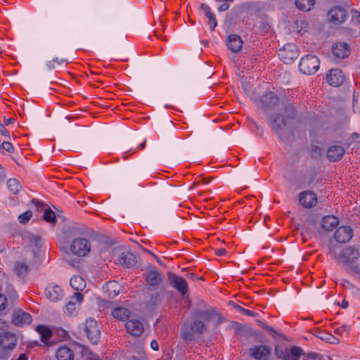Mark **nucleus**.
Returning a JSON list of instances; mask_svg holds the SVG:
<instances>
[{
    "mask_svg": "<svg viewBox=\"0 0 360 360\" xmlns=\"http://www.w3.org/2000/svg\"><path fill=\"white\" fill-rule=\"evenodd\" d=\"M111 314L117 320L124 321L129 319L130 312L126 308L117 307L112 311Z\"/></svg>",
    "mask_w": 360,
    "mask_h": 360,
    "instance_id": "nucleus-29",
    "label": "nucleus"
},
{
    "mask_svg": "<svg viewBox=\"0 0 360 360\" xmlns=\"http://www.w3.org/2000/svg\"><path fill=\"white\" fill-rule=\"evenodd\" d=\"M17 360H27V357L25 354H22L20 355Z\"/></svg>",
    "mask_w": 360,
    "mask_h": 360,
    "instance_id": "nucleus-60",
    "label": "nucleus"
},
{
    "mask_svg": "<svg viewBox=\"0 0 360 360\" xmlns=\"http://www.w3.org/2000/svg\"><path fill=\"white\" fill-rule=\"evenodd\" d=\"M341 307H342V308H343V309H346V308H347V307H348V302H347V301H345V300H343V301L342 302Z\"/></svg>",
    "mask_w": 360,
    "mask_h": 360,
    "instance_id": "nucleus-61",
    "label": "nucleus"
},
{
    "mask_svg": "<svg viewBox=\"0 0 360 360\" xmlns=\"http://www.w3.org/2000/svg\"><path fill=\"white\" fill-rule=\"evenodd\" d=\"M150 347L155 351H158L159 349L158 343L156 340H153L150 342Z\"/></svg>",
    "mask_w": 360,
    "mask_h": 360,
    "instance_id": "nucleus-50",
    "label": "nucleus"
},
{
    "mask_svg": "<svg viewBox=\"0 0 360 360\" xmlns=\"http://www.w3.org/2000/svg\"><path fill=\"white\" fill-rule=\"evenodd\" d=\"M46 67L49 70H53L55 68V63L51 60L46 63Z\"/></svg>",
    "mask_w": 360,
    "mask_h": 360,
    "instance_id": "nucleus-55",
    "label": "nucleus"
},
{
    "mask_svg": "<svg viewBox=\"0 0 360 360\" xmlns=\"http://www.w3.org/2000/svg\"><path fill=\"white\" fill-rule=\"evenodd\" d=\"M143 250L145 252H148L150 255H151L156 259V261L158 262V264H160L162 266L164 265L163 263L162 262V261L155 255H154L153 252H151L150 251L147 250L146 249H143Z\"/></svg>",
    "mask_w": 360,
    "mask_h": 360,
    "instance_id": "nucleus-51",
    "label": "nucleus"
},
{
    "mask_svg": "<svg viewBox=\"0 0 360 360\" xmlns=\"http://www.w3.org/2000/svg\"><path fill=\"white\" fill-rule=\"evenodd\" d=\"M4 170L0 165V181H3L5 179Z\"/></svg>",
    "mask_w": 360,
    "mask_h": 360,
    "instance_id": "nucleus-56",
    "label": "nucleus"
},
{
    "mask_svg": "<svg viewBox=\"0 0 360 360\" xmlns=\"http://www.w3.org/2000/svg\"><path fill=\"white\" fill-rule=\"evenodd\" d=\"M200 8L204 11L205 16L210 15V13H212L210 8L205 4H202Z\"/></svg>",
    "mask_w": 360,
    "mask_h": 360,
    "instance_id": "nucleus-46",
    "label": "nucleus"
},
{
    "mask_svg": "<svg viewBox=\"0 0 360 360\" xmlns=\"http://www.w3.org/2000/svg\"><path fill=\"white\" fill-rule=\"evenodd\" d=\"M32 217V212L30 210H27L24 213L20 214L18 217V219L21 224H25L30 221Z\"/></svg>",
    "mask_w": 360,
    "mask_h": 360,
    "instance_id": "nucleus-38",
    "label": "nucleus"
},
{
    "mask_svg": "<svg viewBox=\"0 0 360 360\" xmlns=\"http://www.w3.org/2000/svg\"><path fill=\"white\" fill-rule=\"evenodd\" d=\"M119 263L124 267L131 268L136 264V258L134 255L130 252H122L117 259Z\"/></svg>",
    "mask_w": 360,
    "mask_h": 360,
    "instance_id": "nucleus-21",
    "label": "nucleus"
},
{
    "mask_svg": "<svg viewBox=\"0 0 360 360\" xmlns=\"http://www.w3.org/2000/svg\"><path fill=\"white\" fill-rule=\"evenodd\" d=\"M70 286L77 292L83 290L86 287V282L80 276H72L70 281Z\"/></svg>",
    "mask_w": 360,
    "mask_h": 360,
    "instance_id": "nucleus-30",
    "label": "nucleus"
},
{
    "mask_svg": "<svg viewBox=\"0 0 360 360\" xmlns=\"http://www.w3.org/2000/svg\"><path fill=\"white\" fill-rule=\"evenodd\" d=\"M51 61L53 62V63H57V64L60 65L64 61V60L63 59L58 60V58H55Z\"/></svg>",
    "mask_w": 360,
    "mask_h": 360,
    "instance_id": "nucleus-58",
    "label": "nucleus"
},
{
    "mask_svg": "<svg viewBox=\"0 0 360 360\" xmlns=\"http://www.w3.org/2000/svg\"><path fill=\"white\" fill-rule=\"evenodd\" d=\"M160 302V298L159 294L153 295L150 297V302L153 304H156Z\"/></svg>",
    "mask_w": 360,
    "mask_h": 360,
    "instance_id": "nucleus-47",
    "label": "nucleus"
},
{
    "mask_svg": "<svg viewBox=\"0 0 360 360\" xmlns=\"http://www.w3.org/2000/svg\"><path fill=\"white\" fill-rule=\"evenodd\" d=\"M314 4L315 1H307V5L304 1H295L296 8L300 11H309L314 8Z\"/></svg>",
    "mask_w": 360,
    "mask_h": 360,
    "instance_id": "nucleus-35",
    "label": "nucleus"
},
{
    "mask_svg": "<svg viewBox=\"0 0 360 360\" xmlns=\"http://www.w3.org/2000/svg\"><path fill=\"white\" fill-rule=\"evenodd\" d=\"M359 137V134H357V133L352 134V138L357 139Z\"/></svg>",
    "mask_w": 360,
    "mask_h": 360,
    "instance_id": "nucleus-62",
    "label": "nucleus"
},
{
    "mask_svg": "<svg viewBox=\"0 0 360 360\" xmlns=\"http://www.w3.org/2000/svg\"><path fill=\"white\" fill-rule=\"evenodd\" d=\"M145 278L147 288L150 290H155L163 281L164 276L153 265L146 269Z\"/></svg>",
    "mask_w": 360,
    "mask_h": 360,
    "instance_id": "nucleus-4",
    "label": "nucleus"
},
{
    "mask_svg": "<svg viewBox=\"0 0 360 360\" xmlns=\"http://www.w3.org/2000/svg\"><path fill=\"white\" fill-rule=\"evenodd\" d=\"M12 322L17 326L29 325L32 322V316L22 309H18L13 314Z\"/></svg>",
    "mask_w": 360,
    "mask_h": 360,
    "instance_id": "nucleus-12",
    "label": "nucleus"
},
{
    "mask_svg": "<svg viewBox=\"0 0 360 360\" xmlns=\"http://www.w3.org/2000/svg\"><path fill=\"white\" fill-rule=\"evenodd\" d=\"M84 332L92 344L98 343L100 340V328L96 320L91 319L86 320Z\"/></svg>",
    "mask_w": 360,
    "mask_h": 360,
    "instance_id": "nucleus-9",
    "label": "nucleus"
},
{
    "mask_svg": "<svg viewBox=\"0 0 360 360\" xmlns=\"http://www.w3.org/2000/svg\"><path fill=\"white\" fill-rule=\"evenodd\" d=\"M69 264H70L74 268H79L80 266V260L79 259H70L67 260Z\"/></svg>",
    "mask_w": 360,
    "mask_h": 360,
    "instance_id": "nucleus-45",
    "label": "nucleus"
},
{
    "mask_svg": "<svg viewBox=\"0 0 360 360\" xmlns=\"http://www.w3.org/2000/svg\"><path fill=\"white\" fill-rule=\"evenodd\" d=\"M144 147H145V142L139 144L136 148H143Z\"/></svg>",
    "mask_w": 360,
    "mask_h": 360,
    "instance_id": "nucleus-64",
    "label": "nucleus"
},
{
    "mask_svg": "<svg viewBox=\"0 0 360 360\" xmlns=\"http://www.w3.org/2000/svg\"><path fill=\"white\" fill-rule=\"evenodd\" d=\"M37 331L40 335L41 341L46 346L51 345L49 340L52 336V331L45 326L39 325L37 327Z\"/></svg>",
    "mask_w": 360,
    "mask_h": 360,
    "instance_id": "nucleus-28",
    "label": "nucleus"
},
{
    "mask_svg": "<svg viewBox=\"0 0 360 360\" xmlns=\"http://www.w3.org/2000/svg\"><path fill=\"white\" fill-rule=\"evenodd\" d=\"M338 218L333 215H328L323 218L321 226L325 231H331L338 226Z\"/></svg>",
    "mask_w": 360,
    "mask_h": 360,
    "instance_id": "nucleus-26",
    "label": "nucleus"
},
{
    "mask_svg": "<svg viewBox=\"0 0 360 360\" xmlns=\"http://www.w3.org/2000/svg\"><path fill=\"white\" fill-rule=\"evenodd\" d=\"M13 122H14V119H13V118L7 119V120H5V124L8 125L10 124L13 123Z\"/></svg>",
    "mask_w": 360,
    "mask_h": 360,
    "instance_id": "nucleus-59",
    "label": "nucleus"
},
{
    "mask_svg": "<svg viewBox=\"0 0 360 360\" xmlns=\"http://www.w3.org/2000/svg\"><path fill=\"white\" fill-rule=\"evenodd\" d=\"M43 218L46 221L52 224H56L57 222L55 212L49 207L45 210Z\"/></svg>",
    "mask_w": 360,
    "mask_h": 360,
    "instance_id": "nucleus-33",
    "label": "nucleus"
},
{
    "mask_svg": "<svg viewBox=\"0 0 360 360\" xmlns=\"http://www.w3.org/2000/svg\"><path fill=\"white\" fill-rule=\"evenodd\" d=\"M327 82L333 86H339L343 84L345 76L342 71L340 69H331L326 75Z\"/></svg>",
    "mask_w": 360,
    "mask_h": 360,
    "instance_id": "nucleus-13",
    "label": "nucleus"
},
{
    "mask_svg": "<svg viewBox=\"0 0 360 360\" xmlns=\"http://www.w3.org/2000/svg\"><path fill=\"white\" fill-rule=\"evenodd\" d=\"M1 148L6 150L7 152L8 153H12L13 152V145L8 142V141H4L2 143H1Z\"/></svg>",
    "mask_w": 360,
    "mask_h": 360,
    "instance_id": "nucleus-41",
    "label": "nucleus"
},
{
    "mask_svg": "<svg viewBox=\"0 0 360 360\" xmlns=\"http://www.w3.org/2000/svg\"><path fill=\"white\" fill-rule=\"evenodd\" d=\"M257 321L261 327H262L266 331L269 332L272 335L273 338H275L276 335H281V334H278L272 327L267 326L261 321L257 320Z\"/></svg>",
    "mask_w": 360,
    "mask_h": 360,
    "instance_id": "nucleus-39",
    "label": "nucleus"
},
{
    "mask_svg": "<svg viewBox=\"0 0 360 360\" xmlns=\"http://www.w3.org/2000/svg\"><path fill=\"white\" fill-rule=\"evenodd\" d=\"M338 248L337 245L330 244V253L334 256L335 258H338V256L336 254V249Z\"/></svg>",
    "mask_w": 360,
    "mask_h": 360,
    "instance_id": "nucleus-48",
    "label": "nucleus"
},
{
    "mask_svg": "<svg viewBox=\"0 0 360 360\" xmlns=\"http://www.w3.org/2000/svg\"><path fill=\"white\" fill-rule=\"evenodd\" d=\"M226 253V250L220 248L216 250V255L218 256H222Z\"/></svg>",
    "mask_w": 360,
    "mask_h": 360,
    "instance_id": "nucleus-54",
    "label": "nucleus"
},
{
    "mask_svg": "<svg viewBox=\"0 0 360 360\" xmlns=\"http://www.w3.org/2000/svg\"><path fill=\"white\" fill-rule=\"evenodd\" d=\"M332 51L337 58H345L350 54V48L345 42H339L333 46Z\"/></svg>",
    "mask_w": 360,
    "mask_h": 360,
    "instance_id": "nucleus-22",
    "label": "nucleus"
},
{
    "mask_svg": "<svg viewBox=\"0 0 360 360\" xmlns=\"http://www.w3.org/2000/svg\"><path fill=\"white\" fill-rule=\"evenodd\" d=\"M91 250V245L87 239L82 238H75L70 245L71 252L79 257L86 256Z\"/></svg>",
    "mask_w": 360,
    "mask_h": 360,
    "instance_id": "nucleus-6",
    "label": "nucleus"
},
{
    "mask_svg": "<svg viewBox=\"0 0 360 360\" xmlns=\"http://www.w3.org/2000/svg\"><path fill=\"white\" fill-rule=\"evenodd\" d=\"M83 300V295L79 292H76L70 297V300L66 304L65 313L72 314L76 309V304L80 303Z\"/></svg>",
    "mask_w": 360,
    "mask_h": 360,
    "instance_id": "nucleus-25",
    "label": "nucleus"
},
{
    "mask_svg": "<svg viewBox=\"0 0 360 360\" xmlns=\"http://www.w3.org/2000/svg\"><path fill=\"white\" fill-rule=\"evenodd\" d=\"M62 292L63 291H62L61 288L59 286L56 285V286L51 287L50 288H46V297L50 300L55 302V301H57L59 300Z\"/></svg>",
    "mask_w": 360,
    "mask_h": 360,
    "instance_id": "nucleus-32",
    "label": "nucleus"
},
{
    "mask_svg": "<svg viewBox=\"0 0 360 360\" xmlns=\"http://www.w3.org/2000/svg\"><path fill=\"white\" fill-rule=\"evenodd\" d=\"M86 360H100V359L98 356H95L91 354L90 356L86 358Z\"/></svg>",
    "mask_w": 360,
    "mask_h": 360,
    "instance_id": "nucleus-57",
    "label": "nucleus"
},
{
    "mask_svg": "<svg viewBox=\"0 0 360 360\" xmlns=\"http://www.w3.org/2000/svg\"><path fill=\"white\" fill-rule=\"evenodd\" d=\"M7 303V299L6 297L0 294V311L4 310L6 308V304Z\"/></svg>",
    "mask_w": 360,
    "mask_h": 360,
    "instance_id": "nucleus-42",
    "label": "nucleus"
},
{
    "mask_svg": "<svg viewBox=\"0 0 360 360\" xmlns=\"http://www.w3.org/2000/svg\"><path fill=\"white\" fill-rule=\"evenodd\" d=\"M105 290L109 297H114L120 293V286L116 281H110L106 283Z\"/></svg>",
    "mask_w": 360,
    "mask_h": 360,
    "instance_id": "nucleus-31",
    "label": "nucleus"
},
{
    "mask_svg": "<svg viewBox=\"0 0 360 360\" xmlns=\"http://www.w3.org/2000/svg\"><path fill=\"white\" fill-rule=\"evenodd\" d=\"M320 66L319 59L313 55H306L302 58L299 69L304 75H313L319 70Z\"/></svg>",
    "mask_w": 360,
    "mask_h": 360,
    "instance_id": "nucleus-3",
    "label": "nucleus"
},
{
    "mask_svg": "<svg viewBox=\"0 0 360 360\" xmlns=\"http://www.w3.org/2000/svg\"><path fill=\"white\" fill-rule=\"evenodd\" d=\"M298 56L297 48L294 44H288L278 51V56L286 64L293 62Z\"/></svg>",
    "mask_w": 360,
    "mask_h": 360,
    "instance_id": "nucleus-7",
    "label": "nucleus"
},
{
    "mask_svg": "<svg viewBox=\"0 0 360 360\" xmlns=\"http://www.w3.org/2000/svg\"><path fill=\"white\" fill-rule=\"evenodd\" d=\"M30 345L31 346H37V345H39L37 341H35V342H30Z\"/></svg>",
    "mask_w": 360,
    "mask_h": 360,
    "instance_id": "nucleus-63",
    "label": "nucleus"
},
{
    "mask_svg": "<svg viewBox=\"0 0 360 360\" xmlns=\"http://www.w3.org/2000/svg\"><path fill=\"white\" fill-rule=\"evenodd\" d=\"M7 186L8 189L14 194L18 193L21 188L20 183L16 179H10L7 181Z\"/></svg>",
    "mask_w": 360,
    "mask_h": 360,
    "instance_id": "nucleus-34",
    "label": "nucleus"
},
{
    "mask_svg": "<svg viewBox=\"0 0 360 360\" xmlns=\"http://www.w3.org/2000/svg\"><path fill=\"white\" fill-rule=\"evenodd\" d=\"M320 338L322 340H325L326 341H330V338H332L335 340H337V338L335 337H334L333 335H332L331 334H329V333H324V335L323 336L320 337Z\"/></svg>",
    "mask_w": 360,
    "mask_h": 360,
    "instance_id": "nucleus-49",
    "label": "nucleus"
},
{
    "mask_svg": "<svg viewBox=\"0 0 360 360\" xmlns=\"http://www.w3.org/2000/svg\"><path fill=\"white\" fill-rule=\"evenodd\" d=\"M359 257V250L353 247L344 249L339 257L344 264H351Z\"/></svg>",
    "mask_w": 360,
    "mask_h": 360,
    "instance_id": "nucleus-14",
    "label": "nucleus"
},
{
    "mask_svg": "<svg viewBox=\"0 0 360 360\" xmlns=\"http://www.w3.org/2000/svg\"><path fill=\"white\" fill-rule=\"evenodd\" d=\"M167 281L169 284L176 289L182 296L187 294L188 283L185 278L179 276L171 271H168Z\"/></svg>",
    "mask_w": 360,
    "mask_h": 360,
    "instance_id": "nucleus-8",
    "label": "nucleus"
},
{
    "mask_svg": "<svg viewBox=\"0 0 360 360\" xmlns=\"http://www.w3.org/2000/svg\"><path fill=\"white\" fill-rule=\"evenodd\" d=\"M347 11L342 7H334L328 12L329 20L335 23H342L347 18Z\"/></svg>",
    "mask_w": 360,
    "mask_h": 360,
    "instance_id": "nucleus-17",
    "label": "nucleus"
},
{
    "mask_svg": "<svg viewBox=\"0 0 360 360\" xmlns=\"http://www.w3.org/2000/svg\"><path fill=\"white\" fill-rule=\"evenodd\" d=\"M353 236L352 229L347 226H342L339 227L334 235L337 242L344 243L349 241Z\"/></svg>",
    "mask_w": 360,
    "mask_h": 360,
    "instance_id": "nucleus-16",
    "label": "nucleus"
},
{
    "mask_svg": "<svg viewBox=\"0 0 360 360\" xmlns=\"http://www.w3.org/2000/svg\"><path fill=\"white\" fill-rule=\"evenodd\" d=\"M299 201L303 207L309 208L316 205L317 200L314 192L307 191L300 193Z\"/></svg>",
    "mask_w": 360,
    "mask_h": 360,
    "instance_id": "nucleus-19",
    "label": "nucleus"
},
{
    "mask_svg": "<svg viewBox=\"0 0 360 360\" xmlns=\"http://www.w3.org/2000/svg\"><path fill=\"white\" fill-rule=\"evenodd\" d=\"M186 276L188 278H191L192 280H195V279H198V280H200L202 279L201 277H198L196 276L193 273H188L186 274Z\"/></svg>",
    "mask_w": 360,
    "mask_h": 360,
    "instance_id": "nucleus-53",
    "label": "nucleus"
},
{
    "mask_svg": "<svg viewBox=\"0 0 360 360\" xmlns=\"http://www.w3.org/2000/svg\"><path fill=\"white\" fill-rule=\"evenodd\" d=\"M284 113V118L286 119L287 121L288 119H294L296 116V110L295 108L290 104L285 107Z\"/></svg>",
    "mask_w": 360,
    "mask_h": 360,
    "instance_id": "nucleus-36",
    "label": "nucleus"
},
{
    "mask_svg": "<svg viewBox=\"0 0 360 360\" xmlns=\"http://www.w3.org/2000/svg\"><path fill=\"white\" fill-rule=\"evenodd\" d=\"M229 8V5L227 3H224L218 8V10L219 11L222 12L226 11Z\"/></svg>",
    "mask_w": 360,
    "mask_h": 360,
    "instance_id": "nucleus-52",
    "label": "nucleus"
},
{
    "mask_svg": "<svg viewBox=\"0 0 360 360\" xmlns=\"http://www.w3.org/2000/svg\"><path fill=\"white\" fill-rule=\"evenodd\" d=\"M0 134L2 136H4L5 137L10 139V135L8 131L6 130V129L4 127V126L0 123Z\"/></svg>",
    "mask_w": 360,
    "mask_h": 360,
    "instance_id": "nucleus-44",
    "label": "nucleus"
},
{
    "mask_svg": "<svg viewBox=\"0 0 360 360\" xmlns=\"http://www.w3.org/2000/svg\"><path fill=\"white\" fill-rule=\"evenodd\" d=\"M17 342L16 336L9 332H6L0 335V346L5 350H12L15 347Z\"/></svg>",
    "mask_w": 360,
    "mask_h": 360,
    "instance_id": "nucleus-15",
    "label": "nucleus"
},
{
    "mask_svg": "<svg viewBox=\"0 0 360 360\" xmlns=\"http://www.w3.org/2000/svg\"><path fill=\"white\" fill-rule=\"evenodd\" d=\"M217 318L218 323H221V317L213 309H195L192 314V321L186 323L181 327V338L184 340L191 341L195 335H201L207 330L206 323Z\"/></svg>",
    "mask_w": 360,
    "mask_h": 360,
    "instance_id": "nucleus-1",
    "label": "nucleus"
},
{
    "mask_svg": "<svg viewBox=\"0 0 360 360\" xmlns=\"http://www.w3.org/2000/svg\"><path fill=\"white\" fill-rule=\"evenodd\" d=\"M279 98L274 92H267L258 101V107L265 112L274 110L278 104Z\"/></svg>",
    "mask_w": 360,
    "mask_h": 360,
    "instance_id": "nucleus-5",
    "label": "nucleus"
},
{
    "mask_svg": "<svg viewBox=\"0 0 360 360\" xmlns=\"http://www.w3.org/2000/svg\"><path fill=\"white\" fill-rule=\"evenodd\" d=\"M226 44L232 53H237L242 49L243 41L239 35L233 34L228 37Z\"/></svg>",
    "mask_w": 360,
    "mask_h": 360,
    "instance_id": "nucleus-20",
    "label": "nucleus"
},
{
    "mask_svg": "<svg viewBox=\"0 0 360 360\" xmlns=\"http://www.w3.org/2000/svg\"><path fill=\"white\" fill-rule=\"evenodd\" d=\"M270 127L277 134L280 140L288 143L292 139L293 131L288 125V121L281 114L270 115L268 117Z\"/></svg>",
    "mask_w": 360,
    "mask_h": 360,
    "instance_id": "nucleus-2",
    "label": "nucleus"
},
{
    "mask_svg": "<svg viewBox=\"0 0 360 360\" xmlns=\"http://www.w3.org/2000/svg\"><path fill=\"white\" fill-rule=\"evenodd\" d=\"M32 203L34 204L37 207L38 210H40L41 209L42 210L44 208V207L46 205L45 204H44L43 202H39L37 199H32Z\"/></svg>",
    "mask_w": 360,
    "mask_h": 360,
    "instance_id": "nucleus-43",
    "label": "nucleus"
},
{
    "mask_svg": "<svg viewBox=\"0 0 360 360\" xmlns=\"http://www.w3.org/2000/svg\"><path fill=\"white\" fill-rule=\"evenodd\" d=\"M345 154V149L340 146H330L327 150V158L330 161L336 162L340 160Z\"/></svg>",
    "mask_w": 360,
    "mask_h": 360,
    "instance_id": "nucleus-23",
    "label": "nucleus"
},
{
    "mask_svg": "<svg viewBox=\"0 0 360 360\" xmlns=\"http://www.w3.org/2000/svg\"><path fill=\"white\" fill-rule=\"evenodd\" d=\"M125 327L127 333L134 337H139L144 331L143 323L134 319H128L125 323Z\"/></svg>",
    "mask_w": 360,
    "mask_h": 360,
    "instance_id": "nucleus-11",
    "label": "nucleus"
},
{
    "mask_svg": "<svg viewBox=\"0 0 360 360\" xmlns=\"http://www.w3.org/2000/svg\"><path fill=\"white\" fill-rule=\"evenodd\" d=\"M208 18V25L210 26V29L212 31H214L216 26L217 25V19L214 13H210V15L206 16Z\"/></svg>",
    "mask_w": 360,
    "mask_h": 360,
    "instance_id": "nucleus-40",
    "label": "nucleus"
},
{
    "mask_svg": "<svg viewBox=\"0 0 360 360\" xmlns=\"http://www.w3.org/2000/svg\"><path fill=\"white\" fill-rule=\"evenodd\" d=\"M57 360H74V351L68 346H60L56 352Z\"/></svg>",
    "mask_w": 360,
    "mask_h": 360,
    "instance_id": "nucleus-24",
    "label": "nucleus"
},
{
    "mask_svg": "<svg viewBox=\"0 0 360 360\" xmlns=\"http://www.w3.org/2000/svg\"><path fill=\"white\" fill-rule=\"evenodd\" d=\"M277 356L283 360H300V357L303 354L302 349L297 346H293L289 351L287 348L279 349L277 347L275 349Z\"/></svg>",
    "mask_w": 360,
    "mask_h": 360,
    "instance_id": "nucleus-10",
    "label": "nucleus"
},
{
    "mask_svg": "<svg viewBox=\"0 0 360 360\" xmlns=\"http://www.w3.org/2000/svg\"><path fill=\"white\" fill-rule=\"evenodd\" d=\"M13 269L18 277L22 278L27 274L29 266L23 261H18L14 264Z\"/></svg>",
    "mask_w": 360,
    "mask_h": 360,
    "instance_id": "nucleus-27",
    "label": "nucleus"
},
{
    "mask_svg": "<svg viewBox=\"0 0 360 360\" xmlns=\"http://www.w3.org/2000/svg\"><path fill=\"white\" fill-rule=\"evenodd\" d=\"M271 349L265 345L255 346L249 349V354L255 359L266 360Z\"/></svg>",
    "mask_w": 360,
    "mask_h": 360,
    "instance_id": "nucleus-18",
    "label": "nucleus"
},
{
    "mask_svg": "<svg viewBox=\"0 0 360 360\" xmlns=\"http://www.w3.org/2000/svg\"><path fill=\"white\" fill-rule=\"evenodd\" d=\"M230 304L233 305V307L238 309L239 311L243 313L244 314L247 315V316H257V312H255V311H250L249 309H246L240 306H239L238 304L234 303V302H230Z\"/></svg>",
    "mask_w": 360,
    "mask_h": 360,
    "instance_id": "nucleus-37",
    "label": "nucleus"
}]
</instances>
